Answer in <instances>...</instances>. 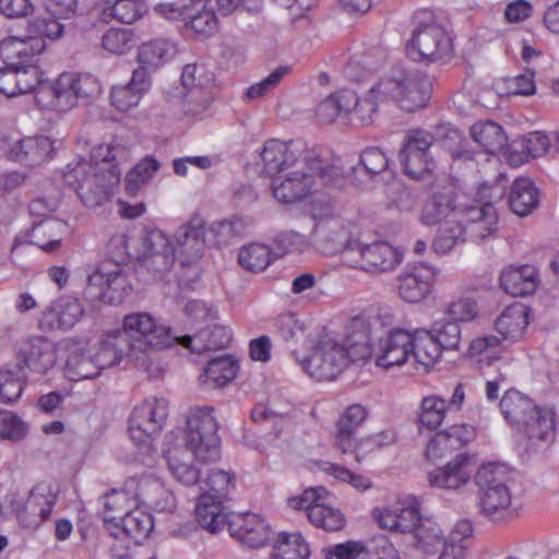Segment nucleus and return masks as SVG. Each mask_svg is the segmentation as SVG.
<instances>
[{
    "mask_svg": "<svg viewBox=\"0 0 559 559\" xmlns=\"http://www.w3.org/2000/svg\"><path fill=\"white\" fill-rule=\"evenodd\" d=\"M237 362L229 356H219L210 360L204 369V383L224 386L235 379Z\"/></svg>",
    "mask_w": 559,
    "mask_h": 559,
    "instance_id": "6e6d98bb",
    "label": "nucleus"
},
{
    "mask_svg": "<svg viewBox=\"0 0 559 559\" xmlns=\"http://www.w3.org/2000/svg\"><path fill=\"white\" fill-rule=\"evenodd\" d=\"M308 519L314 526L328 532L338 531L345 524L342 512L321 502V500H318L314 506L308 507Z\"/></svg>",
    "mask_w": 559,
    "mask_h": 559,
    "instance_id": "bf43d9fd",
    "label": "nucleus"
},
{
    "mask_svg": "<svg viewBox=\"0 0 559 559\" xmlns=\"http://www.w3.org/2000/svg\"><path fill=\"white\" fill-rule=\"evenodd\" d=\"M146 11V5L140 0H108L102 9L99 17L105 23L115 20L122 24H132L140 20Z\"/></svg>",
    "mask_w": 559,
    "mask_h": 559,
    "instance_id": "37998d69",
    "label": "nucleus"
},
{
    "mask_svg": "<svg viewBox=\"0 0 559 559\" xmlns=\"http://www.w3.org/2000/svg\"><path fill=\"white\" fill-rule=\"evenodd\" d=\"M539 203V192L535 185L527 178L514 180L509 194V206L519 216H526Z\"/></svg>",
    "mask_w": 559,
    "mask_h": 559,
    "instance_id": "c03bdc74",
    "label": "nucleus"
},
{
    "mask_svg": "<svg viewBox=\"0 0 559 559\" xmlns=\"http://www.w3.org/2000/svg\"><path fill=\"white\" fill-rule=\"evenodd\" d=\"M433 136L423 130L407 132L399 158L405 175L421 180L430 175L435 168V159L430 147Z\"/></svg>",
    "mask_w": 559,
    "mask_h": 559,
    "instance_id": "9b49d317",
    "label": "nucleus"
},
{
    "mask_svg": "<svg viewBox=\"0 0 559 559\" xmlns=\"http://www.w3.org/2000/svg\"><path fill=\"white\" fill-rule=\"evenodd\" d=\"M103 506L104 521L114 527L128 511L136 506V500L130 497L126 489H112L103 497Z\"/></svg>",
    "mask_w": 559,
    "mask_h": 559,
    "instance_id": "8fccbe9b",
    "label": "nucleus"
},
{
    "mask_svg": "<svg viewBox=\"0 0 559 559\" xmlns=\"http://www.w3.org/2000/svg\"><path fill=\"white\" fill-rule=\"evenodd\" d=\"M168 415V402L164 397L150 396L135 405L128 431L138 444H145L159 435Z\"/></svg>",
    "mask_w": 559,
    "mask_h": 559,
    "instance_id": "9d476101",
    "label": "nucleus"
},
{
    "mask_svg": "<svg viewBox=\"0 0 559 559\" xmlns=\"http://www.w3.org/2000/svg\"><path fill=\"white\" fill-rule=\"evenodd\" d=\"M414 336L416 341L412 355L425 368L432 367L441 357L442 348L427 331L416 332Z\"/></svg>",
    "mask_w": 559,
    "mask_h": 559,
    "instance_id": "69168bd1",
    "label": "nucleus"
},
{
    "mask_svg": "<svg viewBox=\"0 0 559 559\" xmlns=\"http://www.w3.org/2000/svg\"><path fill=\"white\" fill-rule=\"evenodd\" d=\"M160 164L153 157L141 159L126 176V191L130 195L138 192L153 178Z\"/></svg>",
    "mask_w": 559,
    "mask_h": 559,
    "instance_id": "052dcab7",
    "label": "nucleus"
},
{
    "mask_svg": "<svg viewBox=\"0 0 559 559\" xmlns=\"http://www.w3.org/2000/svg\"><path fill=\"white\" fill-rule=\"evenodd\" d=\"M306 151L294 141H280L270 139L264 142L260 152L263 169L269 175H281L292 168L297 162L304 159Z\"/></svg>",
    "mask_w": 559,
    "mask_h": 559,
    "instance_id": "aec40b11",
    "label": "nucleus"
},
{
    "mask_svg": "<svg viewBox=\"0 0 559 559\" xmlns=\"http://www.w3.org/2000/svg\"><path fill=\"white\" fill-rule=\"evenodd\" d=\"M528 318L530 308L522 302H513L496 319L495 330L504 341H519L528 325Z\"/></svg>",
    "mask_w": 559,
    "mask_h": 559,
    "instance_id": "c9c22d12",
    "label": "nucleus"
},
{
    "mask_svg": "<svg viewBox=\"0 0 559 559\" xmlns=\"http://www.w3.org/2000/svg\"><path fill=\"white\" fill-rule=\"evenodd\" d=\"M448 412V402L444 399L435 394L425 396L418 413L419 428L437 429L445 419Z\"/></svg>",
    "mask_w": 559,
    "mask_h": 559,
    "instance_id": "3c124183",
    "label": "nucleus"
},
{
    "mask_svg": "<svg viewBox=\"0 0 559 559\" xmlns=\"http://www.w3.org/2000/svg\"><path fill=\"white\" fill-rule=\"evenodd\" d=\"M153 526L152 515L136 504L114 527L109 526L108 530L117 539L126 536L134 543H140L150 535Z\"/></svg>",
    "mask_w": 559,
    "mask_h": 559,
    "instance_id": "58836bf2",
    "label": "nucleus"
},
{
    "mask_svg": "<svg viewBox=\"0 0 559 559\" xmlns=\"http://www.w3.org/2000/svg\"><path fill=\"white\" fill-rule=\"evenodd\" d=\"M557 415L551 406L535 404L519 429L526 437L528 444L534 449H544L556 439Z\"/></svg>",
    "mask_w": 559,
    "mask_h": 559,
    "instance_id": "6ab92c4d",
    "label": "nucleus"
},
{
    "mask_svg": "<svg viewBox=\"0 0 559 559\" xmlns=\"http://www.w3.org/2000/svg\"><path fill=\"white\" fill-rule=\"evenodd\" d=\"M472 139L489 154L501 150L507 142L503 129L492 121H478L471 127Z\"/></svg>",
    "mask_w": 559,
    "mask_h": 559,
    "instance_id": "de8ad7c7",
    "label": "nucleus"
},
{
    "mask_svg": "<svg viewBox=\"0 0 559 559\" xmlns=\"http://www.w3.org/2000/svg\"><path fill=\"white\" fill-rule=\"evenodd\" d=\"M83 314V307L78 299L63 297L55 300L41 312L38 325L44 331H68L81 320Z\"/></svg>",
    "mask_w": 559,
    "mask_h": 559,
    "instance_id": "b1692460",
    "label": "nucleus"
},
{
    "mask_svg": "<svg viewBox=\"0 0 559 559\" xmlns=\"http://www.w3.org/2000/svg\"><path fill=\"white\" fill-rule=\"evenodd\" d=\"M151 85L148 72L144 68L138 67L133 70L128 83L112 86L111 105L120 111H128L139 105L142 97L150 91Z\"/></svg>",
    "mask_w": 559,
    "mask_h": 559,
    "instance_id": "bb28decb",
    "label": "nucleus"
},
{
    "mask_svg": "<svg viewBox=\"0 0 559 559\" xmlns=\"http://www.w3.org/2000/svg\"><path fill=\"white\" fill-rule=\"evenodd\" d=\"M17 357L29 370L45 373L52 368L56 362V347L55 344L46 337H28L20 343Z\"/></svg>",
    "mask_w": 559,
    "mask_h": 559,
    "instance_id": "a878e982",
    "label": "nucleus"
},
{
    "mask_svg": "<svg viewBox=\"0 0 559 559\" xmlns=\"http://www.w3.org/2000/svg\"><path fill=\"white\" fill-rule=\"evenodd\" d=\"M102 370L93 355L84 353H72L66 362V376L71 381L96 378Z\"/></svg>",
    "mask_w": 559,
    "mask_h": 559,
    "instance_id": "680f3d73",
    "label": "nucleus"
},
{
    "mask_svg": "<svg viewBox=\"0 0 559 559\" xmlns=\"http://www.w3.org/2000/svg\"><path fill=\"white\" fill-rule=\"evenodd\" d=\"M380 527L399 533H414L421 518L418 509L408 501H396L383 510L374 511Z\"/></svg>",
    "mask_w": 559,
    "mask_h": 559,
    "instance_id": "c85d7f7f",
    "label": "nucleus"
},
{
    "mask_svg": "<svg viewBox=\"0 0 559 559\" xmlns=\"http://www.w3.org/2000/svg\"><path fill=\"white\" fill-rule=\"evenodd\" d=\"M342 262L353 269L381 273L393 271L402 262V255L385 241L369 245L354 241L342 251Z\"/></svg>",
    "mask_w": 559,
    "mask_h": 559,
    "instance_id": "6e6552de",
    "label": "nucleus"
},
{
    "mask_svg": "<svg viewBox=\"0 0 559 559\" xmlns=\"http://www.w3.org/2000/svg\"><path fill=\"white\" fill-rule=\"evenodd\" d=\"M535 402L515 389L507 390L500 402L499 408L504 420L512 427L519 428L520 425L534 411Z\"/></svg>",
    "mask_w": 559,
    "mask_h": 559,
    "instance_id": "79ce46f5",
    "label": "nucleus"
},
{
    "mask_svg": "<svg viewBox=\"0 0 559 559\" xmlns=\"http://www.w3.org/2000/svg\"><path fill=\"white\" fill-rule=\"evenodd\" d=\"M249 224L242 217L231 216L212 223L210 233L218 246H228L236 238L242 237L248 230Z\"/></svg>",
    "mask_w": 559,
    "mask_h": 559,
    "instance_id": "13d9d810",
    "label": "nucleus"
},
{
    "mask_svg": "<svg viewBox=\"0 0 559 559\" xmlns=\"http://www.w3.org/2000/svg\"><path fill=\"white\" fill-rule=\"evenodd\" d=\"M47 49L40 39L10 36L0 41V57L12 66L39 63V56Z\"/></svg>",
    "mask_w": 559,
    "mask_h": 559,
    "instance_id": "cd10ccee",
    "label": "nucleus"
},
{
    "mask_svg": "<svg viewBox=\"0 0 559 559\" xmlns=\"http://www.w3.org/2000/svg\"><path fill=\"white\" fill-rule=\"evenodd\" d=\"M374 85L368 91L364 98H359L355 93V105L348 107V116L352 123L357 126H368L373 121L377 108L381 104L388 103L378 97V93H372Z\"/></svg>",
    "mask_w": 559,
    "mask_h": 559,
    "instance_id": "4d7b16f0",
    "label": "nucleus"
},
{
    "mask_svg": "<svg viewBox=\"0 0 559 559\" xmlns=\"http://www.w3.org/2000/svg\"><path fill=\"white\" fill-rule=\"evenodd\" d=\"M127 486L131 489L135 486L134 499L136 504L142 502L148 507L163 508L160 499L167 495L163 484L153 476H142L138 480L130 479Z\"/></svg>",
    "mask_w": 559,
    "mask_h": 559,
    "instance_id": "603ef678",
    "label": "nucleus"
},
{
    "mask_svg": "<svg viewBox=\"0 0 559 559\" xmlns=\"http://www.w3.org/2000/svg\"><path fill=\"white\" fill-rule=\"evenodd\" d=\"M231 341V331L224 325L207 324L193 336L185 335L178 337L177 343L192 353L201 354L207 350L225 348Z\"/></svg>",
    "mask_w": 559,
    "mask_h": 559,
    "instance_id": "72a5a7b5",
    "label": "nucleus"
},
{
    "mask_svg": "<svg viewBox=\"0 0 559 559\" xmlns=\"http://www.w3.org/2000/svg\"><path fill=\"white\" fill-rule=\"evenodd\" d=\"M181 83L187 90L181 99L183 115L193 119L206 116L214 100L213 74L203 66L187 64L181 73Z\"/></svg>",
    "mask_w": 559,
    "mask_h": 559,
    "instance_id": "1a4fd4ad",
    "label": "nucleus"
},
{
    "mask_svg": "<svg viewBox=\"0 0 559 559\" xmlns=\"http://www.w3.org/2000/svg\"><path fill=\"white\" fill-rule=\"evenodd\" d=\"M538 285L537 271L533 265L509 266L500 274V286L509 295L527 296L533 294Z\"/></svg>",
    "mask_w": 559,
    "mask_h": 559,
    "instance_id": "4c0bfd02",
    "label": "nucleus"
},
{
    "mask_svg": "<svg viewBox=\"0 0 559 559\" xmlns=\"http://www.w3.org/2000/svg\"><path fill=\"white\" fill-rule=\"evenodd\" d=\"M53 153V143L47 136H29L15 142L8 152L11 160L29 167L48 160Z\"/></svg>",
    "mask_w": 559,
    "mask_h": 559,
    "instance_id": "473e14b6",
    "label": "nucleus"
},
{
    "mask_svg": "<svg viewBox=\"0 0 559 559\" xmlns=\"http://www.w3.org/2000/svg\"><path fill=\"white\" fill-rule=\"evenodd\" d=\"M25 384V373L20 366L0 370V401L12 403L20 399Z\"/></svg>",
    "mask_w": 559,
    "mask_h": 559,
    "instance_id": "338daca9",
    "label": "nucleus"
},
{
    "mask_svg": "<svg viewBox=\"0 0 559 559\" xmlns=\"http://www.w3.org/2000/svg\"><path fill=\"white\" fill-rule=\"evenodd\" d=\"M475 436L474 427L466 424L452 425L437 432L428 442L426 455L429 460H437L448 452L457 450Z\"/></svg>",
    "mask_w": 559,
    "mask_h": 559,
    "instance_id": "7c9ffc66",
    "label": "nucleus"
},
{
    "mask_svg": "<svg viewBox=\"0 0 559 559\" xmlns=\"http://www.w3.org/2000/svg\"><path fill=\"white\" fill-rule=\"evenodd\" d=\"M120 178V169H109L106 164L103 168H97L84 158L69 163L63 171L64 182L88 207L98 206L107 201Z\"/></svg>",
    "mask_w": 559,
    "mask_h": 559,
    "instance_id": "20e7f679",
    "label": "nucleus"
},
{
    "mask_svg": "<svg viewBox=\"0 0 559 559\" xmlns=\"http://www.w3.org/2000/svg\"><path fill=\"white\" fill-rule=\"evenodd\" d=\"M128 347L131 350V361L139 368L155 377L159 372L157 352L177 343L178 337L171 334L170 326L159 322L145 311L131 312L123 317L121 328Z\"/></svg>",
    "mask_w": 559,
    "mask_h": 559,
    "instance_id": "f03ea898",
    "label": "nucleus"
},
{
    "mask_svg": "<svg viewBox=\"0 0 559 559\" xmlns=\"http://www.w3.org/2000/svg\"><path fill=\"white\" fill-rule=\"evenodd\" d=\"M507 483L504 468L496 464L483 465L475 474L480 513L491 521L507 520L512 515V492Z\"/></svg>",
    "mask_w": 559,
    "mask_h": 559,
    "instance_id": "39448f33",
    "label": "nucleus"
},
{
    "mask_svg": "<svg viewBox=\"0 0 559 559\" xmlns=\"http://www.w3.org/2000/svg\"><path fill=\"white\" fill-rule=\"evenodd\" d=\"M131 292L132 286L126 273L120 266L115 265L111 270L103 266L88 275L84 295L91 301L117 305L122 302Z\"/></svg>",
    "mask_w": 559,
    "mask_h": 559,
    "instance_id": "ddd939ff",
    "label": "nucleus"
},
{
    "mask_svg": "<svg viewBox=\"0 0 559 559\" xmlns=\"http://www.w3.org/2000/svg\"><path fill=\"white\" fill-rule=\"evenodd\" d=\"M10 502L17 519L37 524L49 518L56 503V496L48 486L39 484L31 490L24 502L17 501L14 496Z\"/></svg>",
    "mask_w": 559,
    "mask_h": 559,
    "instance_id": "4be33fe9",
    "label": "nucleus"
},
{
    "mask_svg": "<svg viewBox=\"0 0 559 559\" xmlns=\"http://www.w3.org/2000/svg\"><path fill=\"white\" fill-rule=\"evenodd\" d=\"M122 334L123 332L111 329L103 335L96 352L93 354L100 370L116 366L123 359L131 361V350L128 347L127 338L122 337Z\"/></svg>",
    "mask_w": 559,
    "mask_h": 559,
    "instance_id": "f704fd0d",
    "label": "nucleus"
},
{
    "mask_svg": "<svg viewBox=\"0 0 559 559\" xmlns=\"http://www.w3.org/2000/svg\"><path fill=\"white\" fill-rule=\"evenodd\" d=\"M178 52L177 45L166 38H154L140 45L138 61L147 71L158 69L169 62Z\"/></svg>",
    "mask_w": 559,
    "mask_h": 559,
    "instance_id": "a19ab883",
    "label": "nucleus"
},
{
    "mask_svg": "<svg viewBox=\"0 0 559 559\" xmlns=\"http://www.w3.org/2000/svg\"><path fill=\"white\" fill-rule=\"evenodd\" d=\"M168 467L173 476L185 486H193L200 480L199 469L192 465L187 450L176 449L168 456Z\"/></svg>",
    "mask_w": 559,
    "mask_h": 559,
    "instance_id": "5fc2aeb1",
    "label": "nucleus"
},
{
    "mask_svg": "<svg viewBox=\"0 0 559 559\" xmlns=\"http://www.w3.org/2000/svg\"><path fill=\"white\" fill-rule=\"evenodd\" d=\"M337 174V168L320 159L316 152L306 151L304 159L273 178L272 192L278 202L293 204L316 192L318 180L331 183Z\"/></svg>",
    "mask_w": 559,
    "mask_h": 559,
    "instance_id": "7ed1b4c3",
    "label": "nucleus"
},
{
    "mask_svg": "<svg viewBox=\"0 0 559 559\" xmlns=\"http://www.w3.org/2000/svg\"><path fill=\"white\" fill-rule=\"evenodd\" d=\"M355 105V92L341 90L324 98L317 107L316 116L321 123H331L337 116L347 115L348 107Z\"/></svg>",
    "mask_w": 559,
    "mask_h": 559,
    "instance_id": "49530a36",
    "label": "nucleus"
},
{
    "mask_svg": "<svg viewBox=\"0 0 559 559\" xmlns=\"http://www.w3.org/2000/svg\"><path fill=\"white\" fill-rule=\"evenodd\" d=\"M457 193L453 183L438 187L423 205L419 221L427 226L449 223L450 218L459 219L461 209L456 202Z\"/></svg>",
    "mask_w": 559,
    "mask_h": 559,
    "instance_id": "f3484780",
    "label": "nucleus"
},
{
    "mask_svg": "<svg viewBox=\"0 0 559 559\" xmlns=\"http://www.w3.org/2000/svg\"><path fill=\"white\" fill-rule=\"evenodd\" d=\"M407 56L414 61H438L453 53L451 38L439 25L418 26L407 44Z\"/></svg>",
    "mask_w": 559,
    "mask_h": 559,
    "instance_id": "f8f14e48",
    "label": "nucleus"
},
{
    "mask_svg": "<svg viewBox=\"0 0 559 559\" xmlns=\"http://www.w3.org/2000/svg\"><path fill=\"white\" fill-rule=\"evenodd\" d=\"M68 233L66 222L46 217L38 223H34L27 231H20L13 241L11 253L16 254L19 248L23 245H34L46 252H52L59 249L64 235Z\"/></svg>",
    "mask_w": 559,
    "mask_h": 559,
    "instance_id": "dca6fc26",
    "label": "nucleus"
},
{
    "mask_svg": "<svg viewBox=\"0 0 559 559\" xmlns=\"http://www.w3.org/2000/svg\"><path fill=\"white\" fill-rule=\"evenodd\" d=\"M310 546L299 532H281L273 545L271 559H309Z\"/></svg>",
    "mask_w": 559,
    "mask_h": 559,
    "instance_id": "a18cd8bd",
    "label": "nucleus"
},
{
    "mask_svg": "<svg viewBox=\"0 0 559 559\" xmlns=\"http://www.w3.org/2000/svg\"><path fill=\"white\" fill-rule=\"evenodd\" d=\"M317 249L324 254L341 253L349 242V230L346 224L335 217L319 221L313 228Z\"/></svg>",
    "mask_w": 559,
    "mask_h": 559,
    "instance_id": "c756f323",
    "label": "nucleus"
},
{
    "mask_svg": "<svg viewBox=\"0 0 559 559\" xmlns=\"http://www.w3.org/2000/svg\"><path fill=\"white\" fill-rule=\"evenodd\" d=\"M472 473L473 465L469 459L459 454L444 466L429 472L428 481L431 487L459 489L469 481Z\"/></svg>",
    "mask_w": 559,
    "mask_h": 559,
    "instance_id": "2f4dec72",
    "label": "nucleus"
},
{
    "mask_svg": "<svg viewBox=\"0 0 559 559\" xmlns=\"http://www.w3.org/2000/svg\"><path fill=\"white\" fill-rule=\"evenodd\" d=\"M204 250V229L189 223L180 226L173 241L170 264L177 261L181 266H190L200 261Z\"/></svg>",
    "mask_w": 559,
    "mask_h": 559,
    "instance_id": "412c9836",
    "label": "nucleus"
},
{
    "mask_svg": "<svg viewBox=\"0 0 559 559\" xmlns=\"http://www.w3.org/2000/svg\"><path fill=\"white\" fill-rule=\"evenodd\" d=\"M377 322V308L364 309L348 322L344 341L330 335L320 337L311 346L310 354L299 359L300 366L318 381L334 380L350 362L371 358V338Z\"/></svg>",
    "mask_w": 559,
    "mask_h": 559,
    "instance_id": "f257e3e1",
    "label": "nucleus"
},
{
    "mask_svg": "<svg viewBox=\"0 0 559 559\" xmlns=\"http://www.w3.org/2000/svg\"><path fill=\"white\" fill-rule=\"evenodd\" d=\"M229 535L249 548L266 546L273 538L271 525L259 514H233L228 525Z\"/></svg>",
    "mask_w": 559,
    "mask_h": 559,
    "instance_id": "a211bd4d",
    "label": "nucleus"
},
{
    "mask_svg": "<svg viewBox=\"0 0 559 559\" xmlns=\"http://www.w3.org/2000/svg\"><path fill=\"white\" fill-rule=\"evenodd\" d=\"M372 93L382 100L394 102L405 111H414L426 105L430 95V83L419 72L401 73L396 78H382Z\"/></svg>",
    "mask_w": 559,
    "mask_h": 559,
    "instance_id": "423d86ee",
    "label": "nucleus"
},
{
    "mask_svg": "<svg viewBox=\"0 0 559 559\" xmlns=\"http://www.w3.org/2000/svg\"><path fill=\"white\" fill-rule=\"evenodd\" d=\"M416 337L404 329H393L384 337H381L378 345L372 348V356L378 367L390 369L394 366L404 365L414 350Z\"/></svg>",
    "mask_w": 559,
    "mask_h": 559,
    "instance_id": "2eb2a0df",
    "label": "nucleus"
},
{
    "mask_svg": "<svg viewBox=\"0 0 559 559\" xmlns=\"http://www.w3.org/2000/svg\"><path fill=\"white\" fill-rule=\"evenodd\" d=\"M427 332L440 345L442 349H460L461 328L459 323L451 320L436 321L431 329Z\"/></svg>",
    "mask_w": 559,
    "mask_h": 559,
    "instance_id": "774afa93",
    "label": "nucleus"
},
{
    "mask_svg": "<svg viewBox=\"0 0 559 559\" xmlns=\"http://www.w3.org/2000/svg\"><path fill=\"white\" fill-rule=\"evenodd\" d=\"M437 270L427 264H416L399 276V295L407 302H419L431 292Z\"/></svg>",
    "mask_w": 559,
    "mask_h": 559,
    "instance_id": "5701e85b",
    "label": "nucleus"
},
{
    "mask_svg": "<svg viewBox=\"0 0 559 559\" xmlns=\"http://www.w3.org/2000/svg\"><path fill=\"white\" fill-rule=\"evenodd\" d=\"M64 26L51 13L46 12L29 20L26 25V34L31 38H38L47 44V40H57L63 36Z\"/></svg>",
    "mask_w": 559,
    "mask_h": 559,
    "instance_id": "864d4df0",
    "label": "nucleus"
},
{
    "mask_svg": "<svg viewBox=\"0 0 559 559\" xmlns=\"http://www.w3.org/2000/svg\"><path fill=\"white\" fill-rule=\"evenodd\" d=\"M68 72L61 73L52 83L40 85L36 103L45 110L67 112L78 103Z\"/></svg>",
    "mask_w": 559,
    "mask_h": 559,
    "instance_id": "393cba45",
    "label": "nucleus"
},
{
    "mask_svg": "<svg viewBox=\"0 0 559 559\" xmlns=\"http://www.w3.org/2000/svg\"><path fill=\"white\" fill-rule=\"evenodd\" d=\"M466 233L461 225V221L456 219L454 224L444 223L438 230L432 242V249L437 254H447L456 246L464 243Z\"/></svg>",
    "mask_w": 559,
    "mask_h": 559,
    "instance_id": "0e129e2a",
    "label": "nucleus"
},
{
    "mask_svg": "<svg viewBox=\"0 0 559 559\" xmlns=\"http://www.w3.org/2000/svg\"><path fill=\"white\" fill-rule=\"evenodd\" d=\"M490 200L481 204H474L461 210L459 221L466 235L473 241L483 240L492 235L498 228V214L493 202L504 194V187L495 185L490 188Z\"/></svg>",
    "mask_w": 559,
    "mask_h": 559,
    "instance_id": "4468645a",
    "label": "nucleus"
},
{
    "mask_svg": "<svg viewBox=\"0 0 559 559\" xmlns=\"http://www.w3.org/2000/svg\"><path fill=\"white\" fill-rule=\"evenodd\" d=\"M276 260L272 249L260 242L243 246L238 252L239 265L250 272H262Z\"/></svg>",
    "mask_w": 559,
    "mask_h": 559,
    "instance_id": "09e8293b",
    "label": "nucleus"
},
{
    "mask_svg": "<svg viewBox=\"0 0 559 559\" xmlns=\"http://www.w3.org/2000/svg\"><path fill=\"white\" fill-rule=\"evenodd\" d=\"M235 475L228 471L213 468L200 486L202 493L212 495L219 500H225L235 489Z\"/></svg>",
    "mask_w": 559,
    "mask_h": 559,
    "instance_id": "e2e57ef3",
    "label": "nucleus"
},
{
    "mask_svg": "<svg viewBox=\"0 0 559 559\" xmlns=\"http://www.w3.org/2000/svg\"><path fill=\"white\" fill-rule=\"evenodd\" d=\"M210 406L191 409L187 418L186 445L192 455L204 463L219 459L218 424Z\"/></svg>",
    "mask_w": 559,
    "mask_h": 559,
    "instance_id": "0eeeda50",
    "label": "nucleus"
},
{
    "mask_svg": "<svg viewBox=\"0 0 559 559\" xmlns=\"http://www.w3.org/2000/svg\"><path fill=\"white\" fill-rule=\"evenodd\" d=\"M195 519L200 526L211 533H217L229 525L230 516L223 500L209 493H201L195 504Z\"/></svg>",
    "mask_w": 559,
    "mask_h": 559,
    "instance_id": "e433bc0d",
    "label": "nucleus"
},
{
    "mask_svg": "<svg viewBox=\"0 0 559 559\" xmlns=\"http://www.w3.org/2000/svg\"><path fill=\"white\" fill-rule=\"evenodd\" d=\"M367 411L360 404H353L345 408L336 423L335 443L337 448L347 453L355 448V432L367 418Z\"/></svg>",
    "mask_w": 559,
    "mask_h": 559,
    "instance_id": "ea45409f",
    "label": "nucleus"
}]
</instances>
